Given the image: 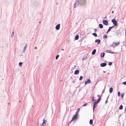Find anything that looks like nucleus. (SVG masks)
I'll use <instances>...</instances> for the list:
<instances>
[{
  "label": "nucleus",
  "mask_w": 126,
  "mask_h": 126,
  "mask_svg": "<svg viewBox=\"0 0 126 126\" xmlns=\"http://www.w3.org/2000/svg\"><path fill=\"white\" fill-rule=\"evenodd\" d=\"M114 26H113L112 27H109L108 30L107 32V33H108V32H109L111 30V29L112 28L114 27Z\"/></svg>",
  "instance_id": "nucleus-10"
},
{
  "label": "nucleus",
  "mask_w": 126,
  "mask_h": 126,
  "mask_svg": "<svg viewBox=\"0 0 126 126\" xmlns=\"http://www.w3.org/2000/svg\"><path fill=\"white\" fill-rule=\"evenodd\" d=\"M14 35V32H12V33L11 34V37H12Z\"/></svg>",
  "instance_id": "nucleus-33"
},
{
  "label": "nucleus",
  "mask_w": 126,
  "mask_h": 126,
  "mask_svg": "<svg viewBox=\"0 0 126 126\" xmlns=\"http://www.w3.org/2000/svg\"><path fill=\"white\" fill-rule=\"evenodd\" d=\"M78 115L75 114L73 116L72 119L71 120V121L76 120L78 117Z\"/></svg>",
  "instance_id": "nucleus-1"
},
{
  "label": "nucleus",
  "mask_w": 126,
  "mask_h": 126,
  "mask_svg": "<svg viewBox=\"0 0 126 126\" xmlns=\"http://www.w3.org/2000/svg\"><path fill=\"white\" fill-rule=\"evenodd\" d=\"M103 23L104 24L106 25H107L108 24V22L106 20H103Z\"/></svg>",
  "instance_id": "nucleus-5"
},
{
  "label": "nucleus",
  "mask_w": 126,
  "mask_h": 126,
  "mask_svg": "<svg viewBox=\"0 0 126 126\" xmlns=\"http://www.w3.org/2000/svg\"><path fill=\"white\" fill-rule=\"evenodd\" d=\"M112 13H114V12H113V11H112Z\"/></svg>",
  "instance_id": "nucleus-38"
},
{
  "label": "nucleus",
  "mask_w": 126,
  "mask_h": 126,
  "mask_svg": "<svg viewBox=\"0 0 126 126\" xmlns=\"http://www.w3.org/2000/svg\"><path fill=\"white\" fill-rule=\"evenodd\" d=\"M113 91V89L112 88H110V89L109 92L110 93H111Z\"/></svg>",
  "instance_id": "nucleus-16"
},
{
  "label": "nucleus",
  "mask_w": 126,
  "mask_h": 126,
  "mask_svg": "<svg viewBox=\"0 0 126 126\" xmlns=\"http://www.w3.org/2000/svg\"><path fill=\"white\" fill-rule=\"evenodd\" d=\"M87 104V103H86L84 104V105L83 106H86Z\"/></svg>",
  "instance_id": "nucleus-36"
},
{
  "label": "nucleus",
  "mask_w": 126,
  "mask_h": 126,
  "mask_svg": "<svg viewBox=\"0 0 126 126\" xmlns=\"http://www.w3.org/2000/svg\"><path fill=\"white\" fill-rule=\"evenodd\" d=\"M82 60H85V59L84 58H83Z\"/></svg>",
  "instance_id": "nucleus-37"
},
{
  "label": "nucleus",
  "mask_w": 126,
  "mask_h": 126,
  "mask_svg": "<svg viewBox=\"0 0 126 126\" xmlns=\"http://www.w3.org/2000/svg\"><path fill=\"white\" fill-rule=\"evenodd\" d=\"M107 103V101L106 100L105 102V103Z\"/></svg>",
  "instance_id": "nucleus-39"
},
{
  "label": "nucleus",
  "mask_w": 126,
  "mask_h": 126,
  "mask_svg": "<svg viewBox=\"0 0 126 126\" xmlns=\"http://www.w3.org/2000/svg\"><path fill=\"white\" fill-rule=\"evenodd\" d=\"M125 34H126V31H125Z\"/></svg>",
  "instance_id": "nucleus-41"
},
{
  "label": "nucleus",
  "mask_w": 126,
  "mask_h": 126,
  "mask_svg": "<svg viewBox=\"0 0 126 126\" xmlns=\"http://www.w3.org/2000/svg\"><path fill=\"white\" fill-rule=\"evenodd\" d=\"M120 43L119 42H116L115 43V46H117L120 44Z\"/></svg>",
  "instance_id": "nucleus-12"
},
{
  "label": "nucleus",
  "mask_w": 126,
  "mask_h": 126,
  "mask_svg": "<svg viewBox=\"0 0 126 126\" xmlns=\"http://www.w3.org/2000/svg\"><path fill=\"white\" fill-rule=\"evenodd\" d=\"M84 83L85 85H86L88 83V82H87V81H85Z\"/></svg>",
  "instance_id": "nucleus-30"
},
{
  "label": "nucleus",
  "mask_w": 126,
  "mask_h": 126,
  "mask_svg": "<svg viewBox=\"0 0 126 126\" xmlns=\"http://www.w3.org/2000/svg\"><path fill=\"white\" fill-rule=\"evenodd\" d=\"M124 93H123L122 94L121 96L122 97H124Z\"/></svg>",
  "instance_id": "nucleus-34"
},
{
  "label": "nucleus",
  "mask_w": 126,
  "mask_h": 126,
  "mask_svg": "<svg viewBox=\"0 0 126 126\" xmlns=\"http://www.w3.org/2000/svg\"><path fill=\"white\" fill-rule=\"evenodd\" d=\"M61 50H64V49H62Z\"/></svg>",
  "instance_id": "nucleus-40"
},
{
  "label": "nucleus",
  "mask_w": 126,
  "mask_h": 126,
  "mask_svg": "<svg viewBox=\"0 0 126 126\" xmlns=\"http://www.w3.org/2000/svg\"><path fill=\"white\" fill-rule=\"evenodd\" d=\"M80 3L82 4H83L85 3V0H80Z\"/></svg>",
  "instance_id": "nucleus-8"
},
{
  "label": "nucleus",
  "mask_w": 126,
  "mask_h": 126,
  "mask_svg": "<svg viewBox=\"0 0 126 126\" xmlns=\"http://www.w3.org/2000/svg\"><path fill=\"white\" fill-rule=\"evenodd\" d=\"M43 122L40 124V126H45L46 125L47 121L44 118L43 120Z\"/></svg>",
  "instance_id": "nucleus-2"
},
{
  "label": "nucleus",
  "mask_w": 126,
  "mask_h": 126,
  "mask_svg": "<svg viewBox=\"0 0 126 126\" xmlns=\"http://www.w3.org/2000/svg\"><path fill=\"white\" fill-rule=\"evenodd\" d=\"M100 40L99 39H96L95 41V42L97 43V44L99 43L100 42Z\"/></svg>",
  "instance_id": "nucleus-9"
},
{
  "label": "nucleus",
  "mask_w": 126,
  "mask_h": 126,
  "mask_svg": "<svg viewBox=\"0 0 126 126\" xmlns=\"http://www.w3.org/2000/svg\"><path fill=\"white\" fill-rule=\"evenodd\" d=\"M105 55V53H101V57H103Z\"/></svg>",
  "instance_id": "nucleus-17"
},
{
  "label": "nucleus",
  "mask_w": 126,
  "mask_h": 126,
  "mask_svg": "<svg viewBox=\"0 0 126 126\" xmlns=\"http://www.w3.org/2000/svg\"><path fill=\"white\" fill-rule=\"evenodd\" d=\"M100 97L98 99V100L97 101H96V102L97 104L99 102V101H100Z\"/></svg>",
  "instance_id": "nucleus-22"
},
{
  "label": "nucleus",
  "mask_w": 126,
  "mask_h": 126,
  "mask_svg": "<svg viewBox=\"0 0 126 126\" xmlns=\"http://www.w3.org/2000/svg\"><path fill=\"white\" fill-rule=\"evenodd\" d=\"M90 124L91 125L93 123V120L92 119H91L90 121Z\"/></svg>",
  "instance_id": "nucleus-19"
},
{
  "label": "nucleus",
  "mask_w": 126,
  "mask_h": 126,
  "mask_svg": "<svg viewBox=\"0 0 126 126\" xmlns=\"http://www.w3.org/2000/svg\"><path fill=\"white\" fill-rule=\"evenodd\" d=\"M123 106L122 105H120L119 108V109L120 110H121L123 109Z\"/></svg>",
  "instance_id": "nucleus-20"
},
{
  "label": "nucleus",
  "mask_w": 126,
  "mask_h": 126,
  "mask_svg": "<svg viewBox=\"0 0 126 126\" xmlns=\"http://www.w3.org/2000/svg\"><path fill=\"white\" fill-rule=\"evenodd\" d=\"M80 110V109L79 108L77 110V111L76 112L75 114L78 115V113Z\"/></svg>",
  "instance_id": "nucleus-14"
},
{
  "label": "nucleus",
  "mask_w": 126,
  "mask_h": 126,
  "mask_svg": "<svg viewBox=\"0 0 126 126\" xmlns=\"http://www.w3.org/2000/svg\"><path fill=\"white\" fill-rule=\"evenodd\" d=\"M99 28H102L103 27V25L101 24H100L99 25Z\"/></svg>",
  "instance_id": "nucleus-15"
},
{
  "label": "nucleus",
  "mask_w": 126,
  "mask_h": 126,
  "mask_svg": "<svg viewBox=\"0 0 126 126\" xmlns=\"http://www.w3.org/2000/svg\"><path fill=\"white\" fill-rule=\"evenodd\" d=\"M92 100L93 101L94 100V96H93V97Z\"/></svg>",
  "instance_id": "nucleus-35"
},
{
  "label": "nucleus",
  "mask_w": 126,
  "mask_h": 126,
  "mask_svg": "<svg viewBox=\"0 0 126 126\" xmlns=\"http://www.w3.org/2000/svg\"><path fill=\"white\" fill-rule=\"evenodd\" d=\"M106 65L107 64L106 63H101L100 64L101 66L102 67H104L106 66Z\"/></svg>",
  "instance_id": "nucleus-6"
},
{
  "label": "nucleus",
  "mask_w": 126,
  "mask_h": 126,
  "mask_svg": "<svg viewBox=\"0 0 126 126\" xmlns=\"http://www.w3.org/2000/svg\"><path fill=\"white\" fill-rule=\"evenodd\" d=\"M79 38V36L78 35H77L75 37V39L76 40H77Z\"/></svg>",
  "instance_id": "nucleus-18"
},
{
  "label": "nucleus",
  "mask_w": 126,
  "mask_h": 126,
  "mask_svg": "<svg viewBox=\"0 0 126 126\" xmlns=\"http://www.w3.org/2000/svg\"><path fill=\"white\" fill-rule=\"evenodd\" d=\"M94 36L96 37L97 36V34L95 33H93L92 34Z\"/></svg>",
  "instance_id": "nucleus-21"
},
{
  "label": "nucleus",
  "mask_w": 126,
  "mask_h": 126,
  "mask_svg": "<svg viewBox=\"0 0 126 126\" xmlns=\"http://www.w3.org/2000/svg\"><path fill=\"white\" fill-rule=\"evenodd\" d=\"M118 95L119 96H120V93L119 92H118Z\"/></svg>",
  "instance_id": "nucleus-26"
},
{
  "label": "nucleus",
  "mask_w": 126,
  "mask_h": 126,
  "mask_svg": "<svg viewBox=\"0 0 126 126\" xmlns=\"http://www.w3.org/2000/svg\"><path fill=\"white\" fill-rule=\"evenodd\" d=\"M112 64V63L111 62H109L108 63V64L110 65H111Z\"/></svg>",
  "instance_id": "nucleus-27"
},
{
  "label": "nucleus",
  "mask_w": 126,
  "mask_h": 126,
  "mask_svg": "<svg viewBox=\"0 0 126 126\" xmlns=\"http://www.w3.org/2000/svg\"><path fill=\"white\" fill-rule=\"evenodd\" d=\"M96 51V49H94V50L92 52V54L93 55H94L95 54V52Z\"/></svg>",
  "instance_id": "nucleus-13"
},
{
  "label": "nucleus",
  "mask_w": 126,
  "mask_h": 126,
  "mask_svg": "<svg viewBox=\"0 0 126 126\" xmlns=\"http://www.w3.org/2000/svg\"><path fill=\"white\" fill-rule=\"evenodd\" d=\"M59 57V56L58 55H57L56 57V59L57 60L58 59Z\"/></svg>",
  "instance_id": "nucleus-29"
},
{
  "label": "nucleus",
  "mask_w": 126,
  "mask_h": 126,
  "mask_svg": "<svg viewBox=\"0 0 126 126\" xmlns=\"http://www.w3.org/2000/svg\"><path fill=\"white\" fill-rule=\"evenodd\" d=\"M88 83H90L91 82V81L90 79H88L87 80V81Z\"/></svg>",
  "instance_id": "nucleus-25"
},
{
  "label": "nucleus",
  "mask_w": 126,
  "mask_h": 126,
  "mask_svg": "<svg viewBox=\"0 0 126 126\" xmlns=\"http://www.w3.org/2000/svg\"><path fill=\"white\" fill-rule=\"evenodd\" d=\"M97 104L96 102V100H95V102L93 104V110L94 111L95 108L96 107Z\"/></svg>",
  "instance_id": "nucleus-4"
},
{
  "label": "nucleus",
  "mask_w": 126,
  "mask_h": 126,
  "mask_svg": "<svg viewBox=\"0 0 126 126\" xmlns=\"http://www.w3.org/2000/svg\"><path fill=\"white\" fill-rule=\"evenodd\" d=\"M79 71L78 70H76L74 72V73L75 75H77L79 73Z\"/></svg>",
  "instance_id": "nucleus-11"
},
{
  "label": "nucleus",
  "mask_w": 126,
  "mask_h": 126,
  "mask_svg": "<svg viewBox=\"0 0 126 126\" xmlns=\"http://www.w3.org/2000/svg\"><path fill=\"white\" fill-rule=\"evenodd\" d=\"M107 38V36L105 34L104 35L103 38Z\"/></svg>",
  "instance_id": "nucleus-23"
},
{
  "label": "nucleus",
  "mask_w": 126,
  "mask_h": 126,
  "mask_svg": "<svg viewBox=\"0 0 126 126\" xmlns=\"http://www.w3.org/2000/svg\"><path fill=\"white\" fill-rule=\"evenodd\" d=\"M27 47V45L26 44V45H25V46L24 47V49H25Z\"/></svg>",
  "instance_id": "nucleus-31"
},
{
  "label": "nucleus",
  "mask_w": 126,
  "mask_h": 126,
  "mask_svg": "<svg viewBox=\"0 0 126 126\" xmlns=\"http://www.w3.org/2000/svg\"><path fill=\"white\" fill-rule=\"evenodd\" d=\"M111 21L113 22V24L114 25V26H116L117 25V21L114 19H112L111 20Z\"/></svg>",
  "instance_id": "nucleus-3"
},
{
  "label": "nucleus",
  "mask_w": 126,
  "mask_h": 126,
  "mask_svg": "<svg viewBox=\"0 0 126 126\" xmlns=\"http://www.w3.org/2000/svg\"><path fill=\"white\" fill-rule=\"evenodd\" d=\"M22 63L21 62H20L19 63V65L20 66H22Z\"/></svg>",
  "instance_id": "nucleus-28"
},
{
  "label": "nucleus",
  "mask_w": 126,
  "mask_h": 126,
  "mask_svg": "<svg viewBox=\"0 0 126 126\" xmlns=\"http://www.w3.org/2000/svg\"><path fill=\"white\" fill-rule=\"evenodd\" d=\"M83 78V77L82 76H80V77L79 80H81Z\"/></svg>",
  "instance_id": "nucleus-24"
},
{
  "label": "nucleus",
  "mask_w": 126,
  "mask_h": 126,
  "mask_svg": "<svg viewBox=\"0 0 126 126\" xmlns=\"http://www.w3.org/2000/svg\"><path fill=\"white\" fill-rule=\"evenodd\" d=\"M60 24H58L57 25L56 27L55 28L57 30H58L60 28Z\"/></svg>",
  "instance_id": "nucleus-7"
},
{
  "label": "nucleus",
  "mask_w": 126,
  "mask_h": 126,
  "mask_svg": "<svg viewBox=\"0 0 126 126\" xmlns=\"http://www.w3.org/2000/svg\"><path fill=\"white\" fill-rule=\"evenodd\" d=\"M123 84H124L126 85V81L124 82L123 83Z\"/></svg>",
  "instance_id": "nucleus-32"
}]
</instances>
